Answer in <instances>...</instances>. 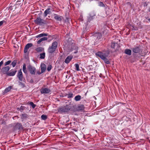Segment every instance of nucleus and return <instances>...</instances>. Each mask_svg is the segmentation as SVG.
I'll use <instances>...</instances> for the list:
<instances>
[{
  "instance_id": "nucleus-23",
  "label": "nucleus",
  "mask_w": 150,
  "mask_h": 150,
  "mask_svg": "<svg viewBox=\"0 0 150 150\" xmlns=\"http://www.w3.org/2000/svg\"><path fill=\"white\" fill-rule=\"evenodd\" d=\"M81 96L79 95L76 96L74 98V100L76 101L80 100L81 99Z\"/></svg>"
},
{
  "instance_id": "nucleus-38",
  "label": "nucleus",
  "mask_w": 150,
  "mask_h": 150,
  "mask_svg": "<svg viewBox=\"0 0 150 150\" xmlns=\"http://www.w3.org/2000/svg\"><path fill=\"white\" fill-rule=\"evenodd\" d=\"M41 118L43 120H45L47 119V116L46 115H42L41 116Z\"/></svg>"
},
{
  "instance_id": "nucleus-34",
  "label": "nucleus",
  "mask_w": 150,
  "mask_h": 150,
  "mask_svg": "<svg viewBox=\"0 0 150 150\" xmlns=\"http://www.w3.org/2000/svg\"><path fill=\"white\" fill-rule=\"evenodd\" d=\"M41 93H47V88H45L41 90Z\"/></svg>"
},
{
  "instance_id": "nucleus-27",
  "label": "nucleus",
  "mask_w": 150,
  "mask_h": 150,
  "mask_svg": "<svg viewBox=\"0 0 150 150\" xmlns=\"http://www.w3.org/2000/svg\"><path fill=\"white\" fill-rule=\"evenodd\" d=\"M27 103L28 104L30 105L33 108H34L36 106V105L34 104L32 102L29 101Z\"/></svg>"
},
{
  "instance_id": "nucleus-51",
  "label": "nucleus",
  "mask_w": 150,
  "mask_h": 150,
  "mask_svg": "<svg viewBox=\"0 0 150 150\" xmlns=\"http://www.w3.org/2000/svg\"><path fill=\"white\" fill-rule=\"evenodd\" d=\"M30 82L31 83H33L34 81H33V79H31V80H30Z\"/></svg>"
},
{
  "instance_id": "nucleus-20",
  "label": "nucleus",
  "mask_w": 150,
  "mask_h": 150,
  "mask_svg": "<svg viewBox=\"0 0 150 150\" xmlns=\"http://www.w3.org/2000/svg\"><path fill=\"white\" fill-rule=\"evenodd\" d=\"M35 50L38 52L44 51V49L41 47H39L35 49Z\"/></svg>"
},
{
  "instance_id": "nucleus-16",
  "label": "nucleus",
  "mask_w": 150,
  "mask_h": 150,
  "mask_svg": "<svg viewBox=\"0 0 150 150\" xmlns=\"http://www.w3.org/2000/svg\"><path fill=\"white\" fill-rule=\"evenodd\" d=\"M57 42L56 41H55L52 43V45L50 47L52 48H54L55 50H56L57 47Z\"/></svg>"
},
{
  "instance_id": "nucleus-48",
  "label": "nucleus",
  "mask_w": 150,
  "mask_h": 150,
  "mask_svg": "<svg viewBox=\"0 0 150 150\" xmlns=\"http://www.w3.org/2000/svg\"><path fill=\"white\" fill-rule=\"evenodd\" d=\"M4 63V61H1L0 62V69H1V67Z\"/></svg>"
},
{
  "instance_id": "nucleus-54",
  "label": "nucleus",
  "mask_w": 150,
  "mask_h": 150,
  "mask_svg": "<svg viewBox=\"0 0 150 150\" xmlns=\"http://www.w3.org/2000/svg\"><path fill=\"white\" fill-rule=\"evenodd\" d=\"M148 20L150 22V18H149L148 19Z\"/></svg>"
},
{
  "instance_id": "nucleus-42",
  "label": "nucleus",
  "mask_w": 150,
  "mask_h": 150,
  "mask_svg": "<svg viewBox=\"0 0 150 150\" xmlns=\"http://www.w3.org/2000/svg\"><path fill=\"white\" fill-rule=\"evenodd\" d=\"M25 107L24 106H21L20 108V110L21 111L25 109Z\"/></svg>"
},
{
  "instance_id": "nucleus-56",
  "label": "nucleus",
  "mask_w": 150,
  "mask_h": 150,
  "mask_svg": "<svg viewBox=\"0 0 150 150\" xmlns=\"http://www.w3.org/2000/svg\"><path fill=\"white\" fill-rule=\"evenodd\" d=\"M133 56H136V55H135V54H133Z\"/></svg>"
},
{
  "instance_id": "nucleus-24",
  "label": "nucleus",
  "mask_w": 150,
  "mask_h": 150,
  "mask_svg": "<svg viewBox=\"0 0 150 150\" xmlns=\"http://www.w3.org/2000/svg\"><path fill=\"white\" fill-rule=\"evenodd\" d=\"M73 95H74L73 93H68L66 94L65 96H67L68 98H73Z\"/></svg>"
},
{
  "instance_id": "nucleus-50",
  "label": "nucleus",
  "mask_w": 150,
  "mask_h": 150,
  "mask_svg": "<svg viewBox=\"0 0 150 150\" xmlns=\"http://www.w3.org/2000/svg\"><path fill=\"white\" fill-rule=\"evenodd\" d=\"M1 124H4L5 125L6 124V122L5 121L3 120V121L1 122Z\"/></svg>"
},
{
  "instance_id": "nucleus-12",
  "label": "nucleus",
  "mask_w": 150,
  "mask_h": 150,
  "mask_svg": "<svg viewBox=\"0 0 150 150\" xmlns=\"http://www.w3.org/2000/svg\"><path fill=\"white\" fill-rule=\"evenodd\" d=\"M33 45V44L31 43H30L27 44L25 46V48L24 50V53H26L28 50V49L29 48L31 47Z\"/></svg>"
},
{
  "instance_id": "nucleus-43",
  "label": "nucleus",
  "mask_w": 150,
  "mask_h": 150,
  "mask_svg": "<svg viewBox=\"0 0 150 150\" xmlns=\"http://www.w3.org/2000/svg\"><path fill=\"white\" fill-rule=\"evenodd\" d=\"M11 60H9L7 62L5 63L4 64L5 66H6L7 65L9 64L10 63H11Z\"/></svg>"
},
{
  "instance_id": "nucleus-28",
  "label": "nucleus",
  "mask_w": 150,
  "mask_h": 150,
  "mask_svg": "<svg viewBox=\"0 0 150 150\" xmlns=\"http://www.w3.org/2000/svg\"><path fill=\"white\" fill-rule=\"evenodd\" d=\"M95 36L97 37V39H99L101 38L102 37V34L100 33H98L96 34Z\"/></svg>"
},
{
  "instance_id": "nucleus-55",
  "label": "nucleus",
  "mask_w": 150,
  "mask_h": 150,
  "mask_svg": "<svg viewBox=\"0 0 150 150\" xmlns=\"http://www.w3.org/2000/svg\"><path fill=\"white\" fill-rule=\"evenodd\" d=\"M17 109L18 110H20V108H17Z\"/></svg>"
},
{
  "instance_id": "nucleus-15",
  "label": "nucleus",
  "mask_w": 150,
  "mask_h": 150,
  "mask_svg": "<svg viewBox=\"0 0 150 150\" xmlns=\"http://www.w3.org/2000/svg\"><path fill=\"white\" fill-rule=\"evenodd\" d=\"M73 58L72 56H69L66 59L64 62L67 64L69 63Z\"/></svg>"
},
{
  "instance_id": "nucleus-32",
  "label": "nucleus",
  "mask_w": 150,
  "mask_h": 150,
  "mask_svg": "<svg viewBox=\"0 0 150 150\" xmlns=\"http://www.w3.org/2000/svg\"><path fill=\"white\" fill-rule=\"evenodd\" d=\"M40 58L41 59H43L45 58V53L43 52L42 53H41L40 54Z\"/></svg>"
},
{
  "instance_id": "nucleus-58",
  "label": "nucleus",
  "mask_w": 150,
  "mask_h": 150,
  "mask_svg": "<svg viewBox=\"0 0 150 150\" xmlns=\"http://www.w3.org/2000/svg\"><path fill=\"white\" fill-rule=\"evenodd\" d=\"M89 150H93L92 149H90Z\"/></svg>"
},
{
  "instance_id": "nucleus-14",
  "label": "nucleus",
  "mask_w": 150,
  "mask_h": 150,
  "mask_svg": "<svg viewBox=\"0 0 150 150\" xmlns=\"http://www.w3.org/2000/svg\"><path fill=\"white\" fill-rule=\"evenodd\" d=\"M41 70V73H43L44 72L46 69V65L44 63H41L40 66Z\"/></svg>"
},
{
  "instance_id": "nucleus-44",
  "label": "nucleus",
  "mask_w": 150,
  "mask_h": 150,
  "mask_svg": "<svg viewBox=\"0 0 150 150\" xmlns=\"http://www.w3.org/2000/svg\"><path fill=\"white\" fill-rule=\"evenodd\" d=\"M52 68V66L51 65H49L47 67V71H50L51 70Z\"/></svg>"
},
{
  "instance_id": "nucleus-52",
  "label": "nucleus",
  "mask_w": 150,
  "mask_h": 150,
  "mask_svg": "<svg viewBox=\"0 0 150 150\" xmlns=\"http://www.w3.org/2000/svg\"><path fill=\"white\" fill-rule=\"evenodd\" d=\"M51 148V147H50V146L49 145H47V149H50Z\"/></svg>"
},
{
  "instance_id": "nucleus-47",
  "label": "nucleus",
  "mask_w": 150,
  "mask_h": 150,
  "mask_svg": "<svg viewBox=\"0 0 150 150\" xmlns=\"http://www.w3.org/2000/svg\"><path fill=\"white\" fill-rule=\"evenodd\" d=\"M47 16V9L44 12V16L45 17H46Z\"/></svg>"
},
{
  "instance_id": "nucleus-13",
  "label": "nucleus",
  "mask_w": 150,
  "mask_h": 150,
  "mask_svg": "<svg viewBox=\"0 0 150 150\" xmlns=\"http://www.w3.org/2000/svg\"><path fill=\"white\" fill-rule=\"evenodd\" d=\"M10 69V67L9 66L3 67L1 69V71L4 74L5 73L6 74V73L8 72V71Z\"/></svg>"
},
{
  "instance_id": "nucleus-17",
  "label": "nucleus",
  "mask_w": 150,
  "mask_h": 150,
  "mask_svg": "<svg viewBox=\"0 0 150 150\" xmlns=\"http://www.w3.org/2000/svg\"><path fill=\"white\" fill-rule=\"evenodd\" d=\"M11 88L12 86H10L6 88L3 92V95L5 94V93L10 91L11 89Z\"/></svg>"
},
{
  "instance_id": "nucleus-49",
  "label": "nucleus",
  "mask_w": 150,
  "mask_h": 150,
  "mask_svg": "<svg viewBox=\"0 0 150 150\" xmlns=\"http://www.w3.org/2000/svg\"><path fill=\"white\" fill-rule=\"evenodd\" d=\"M51 92V90H50L49 89L47 88V94H50L51 93H50Z\"/></svg>"
},
{
  "instance_id": "nucleus-41",
  "label": "nucleus",
  "mask_w": 150,
  "mask_h": 150,
  "mask_svg": "<svg viewBox=\"0 0 150 150\" xmlns=\"http://www.w3.org/2000/svg\"><path fill=\"white\" fill-rule=\"evenodd\" d=\"M76 70L77 71H79V65L78 64H75Z\"/></svg>"
},
{
  "instance_id": "nucleus-5",
  "label": "nucleus",
  "mask_w": 150,
  "mask_h": 150,
  "mask_svg": "<svg viewBox=\"0 0 150 150\" xmlns=\"http://www.w3.org/2000/svg\"><path fill=\"white\" fill-rule=\"evenodd\" d=\"M27 68L28 70L30 71L31 74H35L36 69L34 67H33L30 65H29L27 66Z\"/></svg>"
},
{
  "instance_id": "nucleus-29",
  "label": "nucleus",
  "mask_w": 150,
  "mask_h": 150,
  "mask_svg": "<svg viewBox=\"0 0 150 150\" xmlns=\"http://www.w3.org/2000/svg\"><path fill=\"white\" fill-rule=\"evenodd\" d=\"M28 116L26 114H23L22 115V117L21 118L23 119H26L28 118Z\"/></svg>"
},
{
  "instance_id": "nucleus-45",
  "label": "nucleus",
  "mask_w": 150,
  "mask_h": 150,
  "mask_svg": "<svg viewBox=\"0 0 150 150\" xmlns=\"http://www.w3.org/2000/svg\"><path fill=\"white\" fill-rule=\"evenodd\" d=\"M75 48V51L74 52V53H76L78 52V49L77 48H76V47L74 46V49Z\"/></svg>"
},
{
  "instance_id": "nucleus-37",
  "label": "nucleus",
  "mask_w": 150,
  "mask_h": 150,
  "mask_svg": "<svg viewBox=\"0 0 150 150\" xmlns=\"http://www.w3.org/2000/svg\"><path fill=\"white\" fill-rule=\"evenodd\" d=\"M99 6L101 7H105V5L102 2H99L98 3Z\"/></svg>"
},
{
  "instance_id": "nucleus-40",
  "label": "nucleus",
  "mask_w": 150,
  "mask_h": 150,
  "mask_svg": "<svg viewBox=\"0 0 150 150\" xmlns=\"http://www.w3.org/2000/svg\"><path fill=\"white\" fill-rule=\"evenodd\" d=\"M49 7L47 8V14L49 13L50 11V10H51V8H52V7L51 6H48Z\"/></svg>"
},
{
  "instance_id": "nucleus-10",
  "label": "nucleus",
  "mask_w": 150,
  "mask_h": 150,
  "mask_svg": "<svg viewBox=\"0 0 150 150\" xmlns=\"http://www.w3.org/2000/svg\"><path fill=\"white\" fill-rule=\"evenodd\" d=\"M16 72V70L13 71L12 70H11L9 72H6V74L8 76H13L15 75Z\"/></svg>"
},
{
  "instance_id": "nucleus-19",
  "label": "nucleus",
  "mask_w": 150,
  "mask_h": 150,
  "mask_svg": "<svg viewBox=\"0 0 150 150\" xmlns=\"http://www.w3.org/2000/svg\"><path fill=\"white\" fill-rule=\"evenodd\" d=\"M94 16H91V15H90L88 17L87 22V23L88 22L90 23L91 21H92L94 19Z\"/></svg>"
},
{
  "instance_id": "nucleus-21",
  "label": "nucleus",
  "mask_w": 150,
  "mask_h": 150,
  "mask_svg": "<svg viewBox=\"0 0 150 150\" xmlns=\"http://www.w3.org/2000/svg\"><path fill=\"white\" fill-rule=\"evenodd\" d=\"M48 50V52L50 53L51 54L53 53L56 50L52 48L51 47H49Z\"/></svg>"
},
{
  "instance_id": "nucleus-2",
  "label": "nucleus",
  "mask_w": 150,
  "mask_h": 150,
  "mask_svg": "<svg viewBox=\"0 0 150 150\" xmlns=\"http://www.w3.org/2000/svg\"><path fill=\"white\" fill-rule=\"evenodd\" d=\"M110 54L108 50H103L102 51H98L95 53L97 57H99L103 60L105 63L107 64H110V61L107 58Z\"/></svg>"
},
{
  "instance_id": "nucleus-57",
  "label": "nucleus",
  "mask_w": 150,
  "mask_h": 150,
  "mask_svg": "<svg viewBox=\"0 0 150 150\" xmlns=\"http://www.w3.org/2000/svg\"><path fill=\"white\" fill-rule=\"evenodd\" d=\"M38 73L39 74H40L41 73H39V72H38Z\"/></svg>"
},
{
  "instance_id": "nucleus-8",
  "label": "nucleus",
  "mask_w": 150,
  "mask_h": 150,
  "mask_svg": "<svg viewBox=\"0 0 150 150\" xmlns=\"http://www.w3.org/2000/svg\"><path fill=\"white\" fill-rule=\"evenodd\" d=\"M13 129L14 130H21L23 129V127L21 123H18L14 127Z\"/></svg>"
},
{
  "instance_id": "nucleus-4",
  "label": "nucleus",
  "mask_w": 150,
  "mask_h": 150,
  "mask_svg": "<svg viewBox=\"0 0 150 150\" xmlns=\"http://www.w3.org/2000/svg\"><path fill=\"white\" fill-rule=\"evenodd\" d=\"M35 23L38 25H42L46 24V22L43 19H41L40 17H38L34 21Z\"/></svg>"
},
{
  "instance_id": "nucleus-3",
  "label": "nucleus",
  "mask_w": 150,
  "mask_h": 150,
  "mask_svg": "<svg viewBox=\"0 0 150 150\" xmlns=\"http://www.w3.org/2000/svg\"><path fill=\"white\" fill-rule=\"evenodd\" d=\"M70 109V108L69 105H67L64 107H61L57 109L58 112L61 113H65L68 111Z\"/></svg>"
},
{
  "instance_id": "nucleus-39",
  "label": "nucleus",
  "mask_w": 150,
  "mask_h": 150,
  "mask_svg": "<svg viewBox=\"0 0 150 150\" xmlns=\"http://www.w3.org/2000/svg\"><path fill=\"white\" fill-rule=\"evenodd\" d=\"M54 18L58 21H60L61 20V18L60 17L58 16H55L54 17Z\"/></svg>"
},
{
  "instance_id": "nucleus-9",
  "label": "nucleus",
  "mask_w": 150,
  "mask_h": 150,
  "mask_svg": "<svg viewBox=\"0 0 150 150\" xmlns=\"http://www.w3.org/2000/svg\"><path fill=\"white\" fill-rule=\"evenodd\" d=\"M111 47L112 48L114 49L115 50H118L120 47L119 45L117 43L112 42L111 44Z\"/></svg>"
},
{
  "instance_id": "nucleus-18",
  "label": "nucleus",
  "mask_w": 150,
  "mask_h": 150,
  "mask_svg": "<svg viewBox=\"0 0 150 150\" xmlns=\"http://www.w3.org/2000/svg\"><path fill=\"white\" fill-rule=\"evenodd\" d=\"M125 53L129 55H130L132 54V51L130 49H126L125 50Z\"/></svg>"
},
{
  "instance_id": "nucleus-11",
  "label": "nucleus",
  "mask_w": 150,
  "mask_h": 150,
  "mask_svg": "<svg viewBox=\"0 0 150 150\" xmlns=\"http://www.w3.org/2000/svg\"><path fill=\"white\" fill-rule=\"evenodd\" d=\"M84 108L85 107L83 105H79L76 108V110L78 111H83Z\"/></svg>"
},
{
  "instance_id": "nucleus-33",
  "label": "nucleus",
  "mask_w": 150,
  "mask_h": 150,
  "mask_svg": "<svg viewBox=\"0 0 150 150\" xmlns=\"http://www.w3.org/2000/svg\"><path fill=\"white\" fill-rule=\"evenodd\" d=\"M53 38L52 36L51 35H48V37H47V41L50 42L51 40H52Z\"/></svg>"
},
{
  "instance_id": "nucleus-31",
  "label": "nucleus",
  "mask_w": 150,
  "mask_h": 150,
  "mask_svg": "<svg viewBox=\"0 0 150 150\" xmlns=\"http://www.w3.org/2000/svg\"><path fill=\"white\" fill-rule=\"evenodd\" d=\"M18 83L19 85L21 86L22 88H23L25 87V84L23 83L21 81H19Z\"/></svg>"
},
{
  "instance_id": "nucleus-53",
  "label": "nucleus",
  "mask_w": 150,
  "mask_h": 150,
  "mask_svg": "<svg viewBox=\"0 0 150 150\" xmlns=\"http://www.w3.org/2000/svg\"><path fill=\"white\" fill-rule=\"evenodd\" d=\"M49 139H50V136H49L48 137H47V142H48V140Z\"/></svg>"
},
{
  "instance_id": "nucleus-26",
  "label": "nucleus",
  "mask_w": 150,
  "mask_h": 150,
  "mask_svg": "<svg viewBox=\"0 0 150 150\" xmlns=\"http://www.w3.org/2000/svg\"><path fill=\"white\" fill-rule=\"evenodd\" d=\"M23 70L24 73L26 74L27 73V71L26 70V64H24L23 65Z\"/></svg>"
},
{
  "instance_id": "nucleus-25",
  "label": "nucleus",
  "mask_w": 150,
  "mask_h": 150,
  "mask_svg": "<svg viewBox=\"0 0 150 150\" xmlns=\"http://www.w3.org/2000/svg\"><path fill=\"white\" fill-rule=\"evenodd\" d=\"M16 1V5H20L23 4V0H15Z\"/></svg>"
},
{
  "instance_id": "nucleus-22",
  "label": "nucleus",
  "mask_w": 150,
  "mask_h": 150,
  "mask_svg": "<svg viewBox=\"0 0 150 150\" xmlns=\"http://www.w3.org/2000/svg\"><path fill=\"white\" fill-rule=\"evenodd\" d=\"M47 40V37H43L40 39L37 42V43L38 44H39L41 42L43 41L46 40Z\"/></svg>"
},
{
  "instance_id": "nucleus-7",
  "label": "nucleus",
  "mask_w": 150,
  "mask_h": 150,
  "mask_svg": "<svg viewBox=\"0 0 150 150\" xmlns=\"http://www.w3.org/2000/svg\"><path fill=\"white\" fill-rule=\"evenodd\" d=\"M132 52L135 53H139L142 52L141 47H134L132 49Z\"/></svg>"
},
{
  "instance_id": "nucleus-36",
  "label": "nucleus",
  "mask_w": 150,
  "mask_h": 150,
  "mask_svg": "<svg viewBox=\"0 0 150 150\" xmlns=\"http://www.w3.org/2000/svg\"><path fill=\"white\" fill-rule=\"evenodd\" d=\"M17 63V61L16 60H14L11 63V65L13 67H14Z\"/></svg>"
},
{
  "instance_id": "nucleus-1",
  "label": "nucleus",
  "mask_w": 150,
  "mask_h": 150,
  "mask_svg": "<svg viewBox=\"0 0 150 150\" xmlns=\"http://www.w3.org/2000/svg\"><path fill=\"white\" fill-rule=\"evenodd\" d=\"M73 42L74 41L70 37L69 35L67 34L65 36V39L63 43L64 49L69 52L72 51L74 47Z\"/></svg>"
},
{
  "instance_id": "nucleus-46",
  "label": "nucleus",
  "mask_w": 150,
  "mask_h": 150,
  "mask_svg": "<svg viewBox=\"0 0 150 150\" xmlns=\"http://www.w3.org/2000/svg\"><path fill=\"white\" fill-rule=\"evenodd\" d=\"M79 19L80 21H83V19L82 16H80V17L79 18Z\"/></svg>"
},
{
  "instance_id": "nucleus-35",
  "label": "nucleus",
  "mask_w": 150,
  "mask_h": 150,
  "mask_svg": "<svg viewBox=\"0 0 150 150\" xmlns=\"http://www.w3.org/2000/svg\"><path fill=\"white\" fill-rule=\"evenodd\" d=\"M6 21L5 20H3L0 21V27L3 24H6Z\"/></svg>"
},
{
  "instance_id": "nucleus-30",
  "label": "nucleus",
  "mask_w": 150,
  "mask_h": 150,
  "mask_svg": "<svg viewBox=\"0 0 150 150\" xmlns=\"http://www.w3.org/2000/svg\"><path fill=\"white\" fill-rule=\"evenodd\" d=\"M47 34L46 33H41L40 34L36 36V38H38L39 37H43L44 36H47Z\"/></svg>"
},
{
  "instance_id": "nucleus-6",
  "label": "nucleus",
  "mask_w": 150,
  "mask_h": 150,
  "mask_svg": "<svg viewBox=\"0 0 150 150\" xmlns=\"http://www.w3.org/2000/svg\"><path fill=\"white\" fill-rule=\"evenodd\" d=\"M17 77L18 78L20 81H23V76L22 72L21 71V69L18 71V74L17 75ZM25 81V79H24L23 80V81Z\"/></svg>"
}]
</instances>
